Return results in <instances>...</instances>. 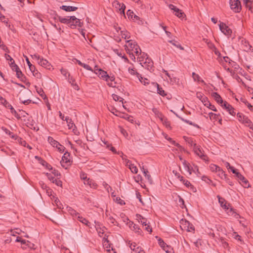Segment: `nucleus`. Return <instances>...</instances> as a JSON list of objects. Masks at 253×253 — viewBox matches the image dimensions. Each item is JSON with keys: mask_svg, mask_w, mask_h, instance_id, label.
Returning a JSON list of instances; mask_svg holds the SVG:
<instances>
[{"mask_svg": "<svg viewBox=\"0 0 253 253\" xmlns=\"http://www.w3.org/2000/svg\"><path fill=\"white\" fill-rule=\"evenodd\" d=\"M184 138L185 140L189 144V145L190 146L193 147V148L194 149V144L196 143H194L193 139L191 138H188L186 136H184Z\"/></svg>", "mask_w": 253, "mask_h": 253, "instance_id": "c9c22d12", "label": "nucleus"}, {"mask_svg": "<svg viewBox=\"0 0 253 253\" xmlns=\"http://www.w3.org/2000/svg\"><path fill=\"white\" fill-rule=\"evenodd\" d=\"M187 187H190L191 188L194 189V186L191 185V183L187 180H185L183 183Z\"/></svg>", "mask_w": 253, "mask_h": 253, "instance_id": "bf43d9fd", "label": "nucleus"}, {"mask_svg": "<svg viewBox=\"0 0 253 253\" xmlns=\"http://www.w3.org/2000/svg\"><path fill=\"white\" fill-rule=\"evenodd\" d=\"M38 64L41 66L47 69H50L51 68L50 64L47 60L44 59L43 58H42L41 60L38 61Z\"/></svg>", "mask_w": 253, "mask_h": 253, "instance_id": "2eb2a0df", "label": "nucleus"}, {"mask_svg": "<svg viewBox=\"0 0 253 253\" xmlns=\"http://www.w3.org/2000/svg\"><path fill=\"white\" fill-rule=\"evenodd\" d=\"M112 97L115 101H119L120 102H122V103L123 104L124 99L123 98L121 97L120 96H119V95L115 94H113Z\"/></svg>", "mask_w": 253, "mask_h": 253, "instance_id": "c03bdc74", "label": "nucleus"}, {"mask_svg": "<svg viewBox=\"0 0 253 253\" xmlns=\"http://www.w3.org/2000/svg\"><path fill=\"white\" fill-rule=\"evenodd\" d=\"M60 71H61V74L65 77H67V76H70V74L69 73V72H68V71L66 69L62 68L60 70Z\"/></svg>", "mask_w": 253, "mask_h": 253, "instance_id": "4d7b16f0", "label": "nucleus"}, {"mask_svg": "<svg viewBox=\"0 0 253 253\" xmlns=\"http://www.w3.org/2000/svg\"><path fill=\"white\" fill-rule=\"evenodd\" d=\"M209 116L211 119H215V120H219V122L221 123V119L219 118L220 115L219 114H216L212 112H210L209 113Z\"/></svg>", "mask_w": 253, "mask_h": 253, "instance_id": "a878e982", "label": "nucleus"}, {"mask_svg": "<svg viewBox=\"0 0 253 253\" xmlns=\"http://www.w3.org/2000/svg\"><path fill=\"white\" fill-rule=\"evenodd\" d=\"M2 129L3 131L7 134L9 135L11 138L14 140H16L18 139V136L17 135L14 134L12 132H11L7 128L2 127Z\"/></svg>", "mask_w": 253, "mask_h": 253, "instance_id": "412c9836", "label": "nucleus"}, {"mask_svg": "<svg viewBox=\"0 0 253 253\" xmlns=\"http://www.w3.org/2000/svg\"><path fill=\"white\" fill-rule=\"evenodd\" d=\"M54 202L58 208L63 209V206L58 198H55Z\"/></svg>", "mask_w": 253, "mask_h": 253, "instance_id": "09e8293b", "label": "nucleus"}, {"mask_svg": "<svg viewBox=\"0 0 253 253\" xmlns=\"http://www.w3.org/2000/svg\"><path fill=\"white\" fill-rule=\"evenodd\" d=\"M129 169L131 171L134 173H137L138 172V169L134 164H130L129 165Z\"/></svg>", "mask_w": 253, "mask_h": 253, "instance_id": "ea45409f", "label": "nucleus"}, {"mask_svg": "<svg viewBox=\"0 0 253 253\" xmlns=\"http://www.w3.org/2000/svg\"><path fill=\"white\" fill-rule=\"evenodd\" d=\"M66 209L67 211L74 218H76L78 214H79L75 210H74L72 208L67 206Z\"/></svg>", "mask_w": 253, "mask_h": 253, "instance_id": "4be33fe9", "label": "nucleus"}, {"mask_svg": "<svg viewBox=\"0 0 253 253\" xmlns=\"http://www.w3.org/2000/svg\"><path fill=\"white\" fill-rule=\"evenodd\" d=\"M60 8L67 12L75 11L78 9L77 7L67 5H62L60 6Z\"/></svg>", "mask_w": 253, "mask_h": 253, "instance_id": "a211bd4d", "label": "nucleus"}, {"mask_svg": "<svg viewBox=\"0 0 253 253\" xmlns=\"http://www.w3.org/2000/svg\"><path fill=\"white\" fill-rule=\"evenodd\" d=\"M56 148H57L59 152H60V153H63L65 149V147L61 145L60 144V145H58V146H57V147Z\"/></svg>", "mask_w": 253, "mask_h": 253, "instance_id": "0e129e2a", "label": "nucleus"}, {"mask_svg": "<svg viewBox=\"0 0 253 253\" xmlns=\"http://www.w3.org/2000/svg\"><path fill=\"white\" fill-rule=\"evenodd\" d=\"M238 120L245 124L247 126L251 127L252 125V123L251 120L246 116H244L241 113H238L237 114Z\"/></svg>", "mask_w": 253, "mask_h": 253, "instance_id": "20e7f679", "label": "nucleus"}, {"mask_svg": "<svg viewBox=\"0 0 253 253\" xmlns=\"http://www.w3.org/2000/svg\"><path fill=\"white\" fill-rule=\"evenodd\" d=\"M217 175L218 176L221 178L224 179V178H226L227 175L225 173V172L220 168L217 172Z\"/></svg>", "mask_w": 253, "mask_h": 253, "instance_id": "473e14b6", "label": "nucleus"}, {"mask_svg": "<svg viewBox=\"0 0 253 253\" xmlns=\"http://www.w3.org/2000/svg\"><path fill=\"white\" fill-rule=\"evenodd\" d=\"M37 92L38 93V94L44 99H47L45 93H44V92L43 91V89L42 88H39V87H37Z\"/></svg>", "mask_w": 253, "mask_h": 253, "instance_id": "bb28decb", "label": "nucleus"}, {"mask_svg": "<svg viewBox=\"0 0 253 253\" xmlns=\"http://www.w3.org/2000/svg\"><path fill=\"white\" fill-rule=\"evenodd\" d=\"M71 162L72 160L70 154L68 152H66L62 156V160L60 162L61 166L63 168H65L66 165L64 164V163L67 164V166H69L71 165Z\"/></svg>", "mask_w": 253, "mask_h": 253, "instance_id": "f03ea898", "label": "nucleus"}, {"mask_svg": "<svg viewBox=\"0 0 253 253\" xmlns=\"http://www.w3.org/2000/svg\"><path fill=\"white\" fill-rule=\"evenodd\" d=\"M174 14L179 18H183L185 16L184 12H182V10L179 9H178L177 12H175Z\"/></svg>", "mask_w": 253, "mask_h": 253, "instance_id": "a18cd8bd", "label": "nucleus"}, {"mask_svg": "<svg viewBox=\"0 0 253 253\" xmlns=\"http://www.w3.org/2000/svg\"><path fill=\"white\" fill-rule=\"evenodd\" d=\"M244 3L247 8L251 10L253 3L251 0H244Z\"/></svg>", "mask_w": 253, "mask_h": 253, "instance_id": "79ce46f5", "label": "nucleus"}, {"mask_svg": "<svg viewBox=\"0 0 253 253\" xmlns=\"http://www.w3.org/2000/svg\"><path fill=\"white\" fill-rule=\"evenodd\" d=\"M83 23L81 22L79 19L77 18L75 16H71V23L70 24L69 27L72 29H75L77 26L82 27Z\"/></svg>", "mask_w": 253, "mask_h": 253, "instance_id": "39448f33", "label": "nucleus"}, {"mask_svg": "<svg viewBox=\"0 0 253 253\" xmlns=\"http://www.w3.org/2000/svg\"><path fill=\"white\" fill-rule=\"evenodd\" d=\"M130 227L135 233H137L138 234L141 235L142 230L140 229L138 225L135 224L133 222H131V224H130Z\"/></svg>", "mask_w": 253, "mask_h": 253, "instance_id": "aec40b11", "label": "nucleus"}, {"mask_svg": "<svg viewBox=\"0 0 253 253\" xmlns=\"http://www.w3.org/2000/svg\"><path fill=\"white\" fill-rule=\"evenodd\" d=\"M54 19L59 20L62 23L68 24L69 26L70 24L71 23V16L67 18H63L57 15L56 17H55Z\"/></svg>", "mask_w": 253, "mask_h": 253, "instance_id": "ddd939ff", "label": "nucleus"}, {"mask_svg": "<svg viewBox=\"0 0 253 253\" xmlns=\"http://www.w3.org/2000/svg\"><path fill=\"white\" fill-rule=\"evenodd\" d=\"M169 42L173 44V45L176 46L177 47L180 48L181 50H183V47L179 43H177V42L174 41V40H170L169 41Z\"/></svg>", "mask_w": 253, "mask_h": 253, "instance_id": "de8ad7c7", "label": "nucleus"}, {"mask_svg": "<svg viewBox=\"0 0 253 253\" xmlns=\"http://www.w3.org/2000/svg\"><path fill=\"white\" fill-rule=\"evenodd\" d=\"M220 31L225 35L229 36L231 35L232 30L223 22L219 25Z\"/></svg>", "mask_w": 253, "mask_h": 253, "instance_id": "423d86ee", "label": "nucleus"}, {"mask_svg": "<svg viewBox=\"0 0 253 253\" xmlns=\"http://www.w3.org/2000/svg\"><path fill=\"white\" fill-rule=\"evenodd\" d=\"M51 173L53 174L55 176H58L60 175V173L57 170L55 169H53L51 170Z\"/></svg>", "mask_w": 253, "mask_h": 253, "instance_id": "338daca9", "label": "nucleus"}, {"mask_svg": "<svg viewBox=\"0 0 253 253\" xmlns=\"http://www.w3.org/2000/svg\"><path fill=\"white\" fill-rule=\"evenodd\" d=\"M94 72L96 74L98 75L100 78L107 81V78H109V75L107 74V72L101 69H96Z\"/></svg>", "mask_w": 253, "mask_h": 253, "instance_id": "6e6552de", "label": "nucleus"}, {"mask_svg": "<svg viewBox=\"0 0 253 253\" xmlns=\"http://www.w3.org/2000/svg\"><path fill=\"white\" fill-rule=\"evenodd\" d=\"M193 150L194 151V153L197 156H198L201 159H202L205 161H208V160L207 159V156L204 154L203 151L200 148V146L197 145L196 144H194Z\"/></svg>", "mask_w": 253, "mask_h": 253, "instance_id": "7ed1b4c3", "label": "nucleus"}, {"mask_svg": "<svg viewBox=\"0 0 253 253\" xmlns=\"http://www.w3.org/2000/svg\"><path fill=\"white\" fill-rule=\"evenodd\" d=\"M46 175L47 176L48 179L50 181H51L52 182H53L54 180L56 179L55 178L51 173H46Z\"/></svg>", "mask_w": 253, "mask_h": 253, "instance_id": "680f3d73", "label": "nucleus"}, {"mask_svg": "<svg viewBox=\"0 0 253 253\" xmlns=\"http://www.w3.org/2000/svg\"><path fill=\"white\" fill-rule=\"evenodd\" d=\"M225 166L228 169H230L234 174H236L238 172L237 170L236 169L233 167L231 166L228 162H226Z\"/></svg>", "mask_w": 253, "mask_h": 253, "instance_id": "58836bf2", "label": "nucleus"}, {"mask_svg": "<svg viewBox=\"0 0 253 253\" xmlns=\"http://www.w3.org/2000/svg\"><path fill=\"white\" fill-rule=\"evenodd\" d=\"M180 223L183 225H185V227L187 228V231L191 232L195 230V228L193 225L187 220L182 219L180 220Z\"/></svg>", "mask_w": 253, "mask_h": 253, "instance_id": "1a4fd4ad", "label": "nucleus"}, {"mask_svg": "<svg viewBox=\"0 0 253 253\" xmlns=\"http://www.w3.org/2000/svg\"><path fill=\"white\" fill-rule=\"evenodd\" d=\"M212 96L214 98L215 100L218 103V104H222L223 103V100L222 99V98L220 96V95L217 93V92H212L211 94Z\"/></svg>", "mask_w": 253, "mask_h": 253, "instance_id": "6ab92c4d", "label": "nucleus"}, {"mask_svg": "<svg viewBox=\"0 0 253 253\" xmlns=\"http://www.w3.org/2000/svg\"><path fill=\"white\" fill-rule=\"evenodd\" d=\"M169 8L171 10H172L173 11V13H174L175 12H177L178 10V9L177 7H176L175 6L172 4H170L169 5Z\"/></svg>", "mask_w": 253, "mask_h": 253, "instance_id": "5fc2aeb1", "label": "nucleus"}, {"mask_svg": "<svg viewBox=\"0 0 253 253\" xmlns=\"http://www.w3.org/2000/svg\"><path fill=\"white\" fill-rule=\"evenodd\" d=\"M134 20L135 22H136L139 25H143L144 24V20L136 15H134Z\"/></svg>", "mask_w": 253, "mask_h": 253, "instance_id": "4c0bfd02", "label": "nucleus"}, {"mask_svg": "<svg viewBox=\"0 0 253 253\" xmlns=\"http://www.w3.org/2000/svg\"><path fill=\"white\" fill-rule=\"evenodd\" d=\"M33 73V75L39 78H40L41 77V74L39 72V71L36 69V68H35V71L34 72H32Z\"/></svg>", "mask_w": 253, "mask_h": 253, "instance_id": "e2e57ef3", "label": "nucleus"}, {"mask_svg": "<svg viewBox=\"0 0 253 253\" xmlns=\"http://www.w3.org/2000/svg\"><path fill=\"white\" fill-rule=\"evenodd\" d=\"M126 15L129 19H132L133 17L134 18V15L135 14H134L132 10L129 9L126 12Z\"/></svg>", "mask_w": 253, "mask_h": 253, "instance_id": "603ef678", "label": "nucleus"}, {"mask_svg": "<svg viewBox=\"0 0 253 253\" xmlns=\"http://www.w3.org/2000/svg\"><path fill=\"white\" fill-rule=\"evenodd\" d=\"M152 84L154 87H157V93L158 94L163 96H165L167 95V94L165 93V91L163 89V88L161 87H160L158 84H157V83H153Z\"/></svg>", "mask_w": 253, "mask_h": 253, "instance_id": "dca6fc26", "label": "nucleus"}, {"mask_svg": "<svg viewBox=\"0 0 253 253\" xmlns=\"http://www.w3.org/2000/svg\"><path fill=\"white\" fill-rule=\"evenodd\" d=\"M180 119L183 121V122L184 123H186L187 124H188L189 125H191V126H194V127H196L197 128H200L199 126L197 125V124H194L193 123H192L191 121H189V120H186V119H184V118H180Z\"/></svg>", "mask_w": 253, "mask_h": 253, "instance_id": "72a5a7b5", "label": "nucleus"}, {"mask_svg": "<svg viewBox=\"0 0 253 253\" xmlns=\"http://www.w3.org/2000/svg\"><path fill=\"white\" fill-rule=\"evenodd\" d=\"M39 184L40 185L42 189L46 190L48 188V187L47 186V185L43 183L42 181H40Z\"/></svg>", "mask_w": 253, "mask_h": 253, "instance_id": "774afa93", "label": "nucleus"}, {"mask_svg": "<svg viewBox=\"0 0 253 253\" xmlns=\"http://www.w3.org/2000/svg\"><path fill=\"white\" fill-rule=\"evenodd\" d=\"M114 52L117 54L119 56L122 57L123 59H124L125 61L127 62L128 61V59L126 57V56L124 54L123 55L121 51H120L118 49H114Z\"/></svg>", "mask_w": 253, "mask_h": 253, "instance_id": "c85d7f7f", "label": "nucleus"}, {"mask_svg": "<svg viewBox=\"0 0 253 253\" xmlns=\"http://www.w3.org/2000/svg\"><path fill=\"white\" fill-rule=\"evenodd\" d=\"M136 216L139 222H140L143 226L147 225V224L148 222H147V219L146 218L144 217L139 214H137Z\"/></svg>", "mask_w": 253, "mask_h": 253, "instance_id": "f3484780", "label": "nucleus"}, {"mask_svg": "<svg viewBox=\"0 0 253 253\" xmlns=\"http://www.w3.org/2000/svg\"><path fill=\"white\" fill-rule=\"evenodd\" d=\"M17 77L20 79V80L22 82L24 81V79H25V77L23 74L22 72L19 70L18 71L16 72Z\"/></svg>", "mask_w": 253, "mask_h": 253, "instance_id": "e433bc0d", "label": "nucleus"}, {"mask_svg": "<svg viewBox=\"0 0 253 253\" xmlns=\"http://www.w3.org/2000/svg\"><path fill=\"white\" fill-rule=\"evenodd\" d=\"M121 4L122 3L119 2L118 0H115L112 3L113 6L119 10L120 9Z\"/></svg>", "mask_w": 253, "mask_h": 253, "instance_id": "3c124183", "label": "nucleus"}, {"mask_svg": "<svg viewBox=\"0 0 253 253\" xmlns=\"http://www.w3.org/2000/svg\"><path fill=\"white\" fill-rule=\"evenodd\" d=\"M210 169L211 171L213 172H217L220 168L214 164H211L210 165Z\"/></svg>", "mask_w": 253, "mask_h": 253, "instance_id": "c756f323", "label": "nucleus"}, {"mask_svg": "<svg viewBox=\"0 0 253 253\" xmlns=\"http://www.w3.org/2000/svg\"><path fill=\"white\" fill-rule=\"evenodd\" d=\"M127 42L128 43V45L132 50H133L134 48H135V47H138V45L136 44L135 42H133L131 40L127 41Z\"/></svg>", "mask_w": 253, "mask_h": 253, "instance_id": "37998d69", "label": "nucleus"}, {"mask_svg": "<svg viewBox=\"0 0 253 253\" xmlns=\"http://www.w3.org/2000/svg\"><path fill=\"white\" fill-rule=\"evenodd\" d=\"M137 74V77L138 78L140 82L143 84L144 85H146L147 84H148V82H147L148 81V80L146 78H144L143 77H141V75H140L139 73H136Z\"/></svg>", "mask_w": 253, "mask_h": 253, "instance_id": "2f4dec72", "label": "nucleus"}, {"mask_svg": "<svg viewBox=\"0 0 253 253\" xmlns=\"http://www.w3.org/2000/svg\"><path fill=\"white\" fill-rule=\"evenodd\" d=\"M4 106L6 108H9L10 110L11 113L13 114L17 119H20V116L18 114L12 105L7 101V100H4Z\"/></svg>", "mask_w": 253, "mask_h": 253, "instance_id": "9b49d317", "label": "nucleus"}, {"mask_svg": "<svg viewBox=\"0 0 253 253\" xmlns=\"http://www.w3.org/2000/svg\"><path fill=\"white\" fill-rule=\"evenodd\" d=\"M143 58L145 59V61L143 62L144 65L142 66L147 68L149 70H151L153 67V62L152 59L147 55L144 56Z\"/></svg>", "mask_w": 253, "mask_h": 253, "instance_id": "0eeeda50", "label": "nucleus"}, {"mask_svg": "<svg viewBox=\"0 0 253 253\" xmlns=\"http://www.w3.org/2000/svg\"><path fill=\"white\" fill-rule=\"evenodd\" d=\"M184 169L190 175L191 174L192 171L196 173L195 170L193 169L190 166V164L186 166Z\"/></svg>", "mask_w": 253, "mask_h": 253, "instance_id": "8fccbe9b", "label": "nucleus"}, {"mask_svg": "<svg viewBox=\"0 0 253 253\" xmlns=\"http://www.w3.org/2000/svg\"><path fill=\"white\" fill-rule=\"evenodd\" d=\"M149 224L150 223L148 222V223L147 224V225L144 226L145 230L151 233L152 232V229L150 227Z\"/></svg>", "mask_w": 253, "mask_h": 253, "instance_id": "69168bd1", "label": "nucleus"}, {"mask_svg": "<svg viewBox=\"0 0 253 253\" xmlns=\"http://www.w3.org/2000/svg\"><path fill=\"white\" fill-rule=\"evenodd\" d=\"M84 183L85 184L89 185L90 187L94 186L95 187L96 186V185L92 181V180L90 179L89 178H87L86 180H85L84 182Z\"/></svg>", "mask_w": 253, "mask_h": 253, "instance_id": "49530a36", "label": "nucleus"}, {"mask_svg": "<svg viewBox=\"0 0 253 253\" xmlns=\"http://www.w3.org/2000/svg\"><path fill=\"white\" fill-rule=\"evenodd\" d=\"M142 170L145 178L148 180V182L150 184H152L153 183V180L151 175L148 173V171L146 169H145L143 167L142 168Z\"/></svg>", "mask_w": 253, "mask_h": 253, "instance_id": "5701e85b", "label": "nucleus"}, {"mask_svg": "<svg viewBox=\"0 0 253 253\" xmlns=\"http://www.w3.org/2000/svg\"><path fill=\"white\" fill-rule=\"evenodd\" d=\"M230 5L231 9L236 13L240 12L242 9L241 2L239 0H230Z\"/></svg>", "mask_w": 253, "mask_h": 253, "instance_id": "f257e3e1", "label": "nucleus"}, {"mask_svg": "<svg viewBox=\"0 0 253 253\" xmlns=\"http://www.w3.org/2000/svg\"><path fill=\"white\" fill-rule=\"evenodd\" d=\"M197 97L199 98L203 103H204L207 100L208 97L205 96L201 92H197L196 94Z\"/></svg>", "mask_w": 253, "mask_h": 253, "instance_id": "cd10ccee", "label": "nucleus"}, {"mask_svg": "<svg viewBox=\"0 0 253 253\" xmlns=\"http://www.w3.org/2000/svg\"><path fill=\"white\" fill-rule=\"evenodd\" d=\"M52 183H55L57 186H62V182L59 179L56 178Z\"/></svg>", "mask_w": 253, "mask_h": 253, "instance_id": "6e6d98bb", "label": "nucleus"}, {"mask_svg": "<svg viewBox=\"0 0 253 253\" xmlns=\"http://www.w3.org/2000/svg\"><path fill=\"white\" fill-rule=\"evenodd\" d=\"M223 103L221 106L225 108L230 115L235 116L236 113L234 112V108L226 101L224 102Z\"/></svg>", "mask_w": 253, "mask_h": 253, "instance_id": "9d476101", "label": "nucleus"}, {"mask_svg": "<svg viewBox=\"0 0 253 253\" xmlns=\"http://www.w3.org/2000/svg\"><path fill=\"white\" fill-rule=\"evenodd\" d=\"M235 174L238 180H240L242 182V185L244 187H249L248 180H246V178L240 173L237 172Z\"/></svg>", "mask_w": 253, "mask_h": 253, "instance_id": "f8f14e48", "label": "nucleus"}, {"mask_svg": "<svg viewBox=\"0 0 253 253\" xmlns=\"http://www.w3.org/2000/svg\"><path fill=\"white\" fill-rule=\"evenodd\" d=\"M242 43L244 50L247 52L252 51V46L250 44L248 41H246V40H242Z\"/></svg>", "mask_w": 253, "mask_h": 253, "instance_id": "4468645a", "label": "nucleus"}, {"mask_svg": "<svg viewBox=\"0 0 253 253\" xmlns=\"http://www.w3.org/2000/svg\"><path fill=\"white\" fill-rule=\"evenodd\" d=\"M76 218L78 219L82 223L86 225V226H89V221L86 218L83 217L82 216H80L79 214H78V216L76 217Z\"/></svg>", "mask_w": 253, "mask_h": 253, "instance_id": "393cba45", "label": "nucleus"}, {"mask_svg": "<svg viewBox=\"0 0 253 253\" xmlns=\"http://www.w3.org/2000/svg\"><path fill=\"white\" fill-rule=\"evenodd\" d=\"M47 141L53 147H57V146H58V145H60V143L58 141H57L56 140H54L51 136H48V137Z\"/></svg>", "mask_w": 253, "mask_h": 253, "instance_id": "b1692460", "label": "nucleus"}, {"mask_svg": "<svg viewBox=\"0 0 253 253\" xmlns=\"http://www.w3.org/2000/svg\"><path fill=\"white\" fill-rule=\"evenodd\" d=\"M69 80L70 83L74 87L75 89L79 90L80 89V87L76 83H74L75 82V80L72 77L69 79Z\"/></svg>", "mask_w": 253, "mask_h": 253, "instance_id": "f704fd0d", "label": "nucleus"}, {"mask_svg": "<svg viewBox=\"0 0 253 253\" xmlns=\"http://www.w3.org/2000/svg\"><path fill=\"white\" fill-rule=\"evenodd\" d=\"M192 77L194 81H197L198 82L200 81V77L198 74H196V73L193 72L192 73Z\"/></svg>", "mask_w": 253, "mask_h": 253, "instance_id": "052dcab7", "label": "nucleus"}, {"mask_svg": "<svg viewBox=\"0 0 253 253\" xmlns=\"http://www.w3.org/2000/svg\"><path fill=\"white\" fill-rule=\"evenodd\" d=\"M16 242H21L22 244H26L27 243H29L28 241H26L25 240H22L19 237H17L16 239Z\"/></svg>", "mask_w": 253, "mask_h": 253, "instance_id": "864d4df0", "label": "nucleus"}, {"mask_svg": "<svg viewBox=\"0 0 253 253\" xmlns=\"http://www.w3.org/2000/svg\"><path fill=\"white\" fill-rule=\"evenodd\" d=\"M26 62L29 66V69L31 72H34L35 68H36L35 66L33 65L31 62H30L28 58L27 57H26Z\"/></svg>", "mask_w": 253, "mask_h": 253, "instance_id": "a19ab883", "label": "nucleus"}, {"mask_svg": "<svg viewBox=\"0 0 253 253\" xmlns=\"http://www.w3.org/2000/svg\"><path fill=\"white\" fill-rule=\"evenodd\" d=\"M158 241V243H159V245L162 248H164L166 244L164 242L163 240L161 238H159Z\"/></svg>", "mask_w": 253, "mask_h": 253, "instance_id": "13d9d810", "label": "nucleus"}, {"mask_svg": "<svg viewBox=\"0 0 253 253\" xmlns=\"http://www.w3.org/2000/svg\"><path fill=\"white\" fill-rule=\"evenodd\" d=\"M65 121H66L67 123L68 124V126L69 129L72 128L73 126L76 127V126L74 125V124L72 122L71 119L69 118V117H66L65 119Z\"/></svg>", "mask_w": 253, "mask_h": 253, "instance_id": "7c9ffc66", "label": "nucleus"}]
</instances>
